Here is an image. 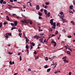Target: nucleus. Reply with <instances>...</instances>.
<instances>
[{
    "mask_svg": "<svg viewBox=\"0 0 75 75\" xmlns=\"http://www.w3.org/2000/svg\"><path fill=\"white\" fill-rule=\"evenodd\" d=\"M29 20H26L25 19H23V20H21L20 21L21 23V24L25 23L27 24L28 23H29Z\"/></svg>",
    "mask_w": 75,
    "mask_h": 75,
    "instance_id": "obj_1",
    "label": "nucleus"
},
{
    "mask_svg": "<svg viewBox=\"0 0 75 75\" xmlns=\"http://www.w3.org/2000/svg\"><path fill=\"white\" fill-rule=\"evenodd\" d=\"M25 39H26V42H25V45H27V43H28V42L29 41V39H28V38L25 36Z\"/></svg>",
    "mask_w": 75,
    "mask_h": 75,
    "instance_id": "obj_2",
    "label": "nucleus"
},
{
    "mask_svg": "<svg viewBox=\"0 0 75 75\" xmlns=\"http://www.w3.org/2000/svg\"><path fill=\"white\" fill-rule=\"evenodd\" d=\"M51 43L52 44H54V47H56V46L57 43L56 42H54V41L52 40V42H51Z\"/></svg>",
    "mask_w": 75,
    "mask_h": 75,
    "instance_id": "obj_3",
    "label": "nucleus"
},
{
    "mask_svg": "<svg viewBox=\"0 0 75 75\" xmlns=\"http://www.w3.org/2000/svg\"><path fill=\"white\" fill-rule=\"evenodd\" d=\"M40 38V37H39V36L37 35H36L34 36V38H35L38 39L39 38Z\"/></svg>",
    "mask_w": 75,
    "mask_h": 75,
    "instance_id": "obj_4",
    "label": "nucleus"
},
{
    "mask_svg": "<svg viewBox=\"0 0 75 75\" xmlns=\"http://www.w3.org/2000/svg\"><path fill=\"white\" fill-rule=\"evenodd\" d=\"M39 9H40L39 5H38L36 6V9L39 10Z\"/></svg>",
    "mask_w": 75,
    "mask_h": 75,
    "instance_id": "obj_5",
    "label": "nucleus"
},
{
    "mask_svg": "<svg viewBox=\"0 0 75 75\" xmlns=\"http://www.w3.org/2000/svg\"><path fill=\"white\" fill-rule=\"evenodd\" d=\"M63 61L65 63H68V61L66 59H64L63 60Z\"/></svg>",
    "mask_w": 75,
    "mask_h": 75,
    "instance_id": "obj_6",
    "label": "nucleus"
},
{
    "mask_svg": "<svg viewBox=\"0 0 75 75\" xmlns=\"http://www.w3.org/2000/svg\"><path fill=\"white\" fill-rule=\"evenodd\" d=\"M61 19L62 20V21H63V22L64 23L66 22V21H67L65 19H64L62 18Z\"/></svg>",
    "mask_w": 75,
    "mask_h": 75,
    "instance_id": "obj_7",
    "label": "nucleus"
},
{
    "mask_svg": "<svg viewBox=\"0 0 75 75\" xmlns=\"http://www.w3.org/2000/svg\"><path fill=\"white\" fill-rule=\"evenodd\" d=\"M30 45H32V46H34L35 45V44L33 42H32L31 43H30Z\"/></svg>",
    "mask_w": 75,
    "mask_h": 75,
    "instance_id": "obj_8",
    "label": "nucleus"
},
{
    "mask_svg": "<svg viewBox=\"0 0 75 75\" xmlns=\"http://www.w3.org/2000/svg\"><path fill=\"white\" fill-rule=\"evenodd\" d=\"M56 26H58L59 27H60V23H57L56 24Z\"/></svg>",
    "mask_w": 75,
    "mask_h": 75,
    "instance_id": "obj_9",
    "label": "nucleus"
},
{
    "mask_svg": "<svg viewBox=\"0 0 75 75\" xmlns=\"http://www.w3.org/2000/svg\"><path fill=\"white\" fill-rule=\"evenodd\" d=\"M71 23H72V25H75V22L73 21H70Z\"/></svg>",
    "mask_w": 75,
    "mask_h": 75,
    "instance_id": "obj_10",
    "label": "nucleus"
},
{
    "mask_svg": "<svg viewBox=\"0 0 75 75\" xmlns=\"http://www.w3.org/2000/svg\"><path fill=\"white\" fill-rule=\"evenodd\" d=\"M39 15L40 16H42V13H41L40 12H38Z\"/></svg>",
    "mask_w": 75,
    "mask_h": 75,
    "instance_id": "obj_11",
    "label": "nucleus"
},
{
    "mask_svg": "<svg viewBox=\"0 0 75 75\" xmlns=\"http://www.w3.org/2000/svg\"><path fill=\"white\" fill-rule=\"evenodd\" d=\"M50 13L49 12L48 13V14H47V15H46L47 16H48V17H50Z\"/></svg>",
    "mask_w": 75,
    "mask_h": 75,
    "instance_id": "obj_12",
    "label": "nucleus"
},
{
    "mask_svg": "<svg viewBox=\"0 0 75 75\" xmlns=\"http://www.w3.org/2000/svg\"><path fill=\"white\" fill-rule=\"evenodd\" d=\"M29 22L30 23V25L32 24L33 23V22L32 21H31L30 20H29Z\"/></svg>",
    "mask_w": 75,
    "mask_h": 75,
    "instance_id": "obj_13",
    "label": "nucleus"
},
{
    "mask_svg": "<svg viewBox=\"0 0 75 75\" xmlns=\"http://www.w3.org/2000/svg\"><path fill=\"white\" fill-rule=\"evenodd\" d=\"M44 13H45V14H46V15L47 14V11L46 10V9L44 10Z\"/></svg>",
    "mask_w": 75,
    "mask_h": 75,
    "instance_id": "obj_14",
    "label": "nucleus"
},
{
    "mask_svg": "<svg viewBox=\"0 0 75 75\" xmlns=\"http://www.w3.org/2000/svg\"><path fill=\"white\" fill-rule=\"evenodd\" d=\"M67 54H68L71 55V52H70L69 51H67Z\"/></svg>",
    "mask_w": 75,
    "mask_h": 75,
    "instance_id": "obj_15",
    "label": "nucleus"
},
{
    "mask_svg": "<svg viewBox=\"0 0 75 75\" xmlns=\"http://www.w3.org/2000/svg\"><path fill=\"white\" fill-rule=\"evenodd\" d=\"M14 24L15 25V26H16V25L17 24V22H16V21L14 22Z\"/></svg>",
    "mask_w": 75,
    "mask_h": 75,
    "instance_id": "obj_16",
    "label": "nucleus"
},
{
    "mask_svg": "<svg viewBox=\"0 0 75 75\" xmlns=\"http://www.w3.org/2000/svg\"><path fill=\"white\" fill-rule=\"evenodd\" d=\"M73 7V5H71L70 6L69 8L71 9L72 10Z\"/></svg>",
    "mask_w": 75,
    "mask_h": 75,
    "instance_id": "obj_17",
    "label": "nucleus"
},
{
    "mask_svg": "<svg viewBox=\"0 0 75 75\" xmlns=\"http://www.w3.org/2000/svg\"><path fill=\"white\" fill-rule=\"evenodd\" d=\"M6 20H8V21H9V17H8V16H6Z\"/></svg>",
    "mask_w": 75,
    "mask_h": 75,
    "instance_id": "obj_18",
    "label": "nucleus"
},
{
    "mask_svg": "<svg viewBox=\"0 0 75 75\" xmlns=\"http://www.w3.org/2000/svg\"><path fill=\"white\" fill-rule=\"evenodd\" d=\"M4 0H1L0 1V4H2V3L4 2Z\"/></svg>",
    "mask_w": 75,
    "mask_h": 75,
    "instance_id": "obj_19",
    "label": "nucleus"
},
{
    "mask_svg": "<svg viewBox=\"0 0 75 75\" xmlns=\"http://www.w3.org/2000/svg\"><path fill=\"white\" fill-rule=\"evenodd\" d=\"M67 37L68 38H72V36L71 35H68L67 36Z\"/></svg>",
    "mask_w": 75,
    "mask_h": 75,
    "instance_id": "obj_20",
    "label": "nucleus"
},
{
    "mask_svg": "<svg viewBox=\"0 0 75 75\" xmlns=\"http://www.w3.org/2000/svg\"><path fill=\"white\" fill-rule=\"evenodd\" d=\"M67 58V57H66V56L64 57H63V58H62V59H66Z\"/></svg>",
    "mask_w": 75,
    "mask_h": 75,
    "instance_id": "obj_21",
    "label": "nucleus"
},
{
    "mask_svg": "<svg viewBox=\"0 0 75 75\" xmlns=\"http://www.w3.org/2000/svg\"><path fill=\"white\" fill-rule=\"evenodd\" d=\"M50 70H51V68H49L48 69H47V72L48 73L49 72Z\"/></svg>",
    "mask_w": 75,
    "mask_h": 75,
    "instance_id": "obj_22",
    "label": "nucleus"
},
{
    "mask_svg": "<svg viewBox=\"0 0 75 75\" xmlns=\"http://www.w3.org/2000/svg\"><path fill=\"white\" fill-rule=\"evenodd\" d=\"M53 26H56V23L54 22L53 23Z\"/></svg>",
    "mask_w": 75,
    "mask_h": 75,
    "instance_id": "obj_23",
    "label": "nucleus"
},
{
    "mask_svg": "<svg viewBox=\"0 0 75 75\" xmlns=\"http://www.w3.org/2000/svg\"><path fill=\"white\" fill-rule=\"evenodd\" d=\"M69 13H70L73 14V12L72 11H69Z\"/></svg>",
    "mask_w": 75,
    "mask_h": 75,
    "instance_id": "obj_24",
    "label": "nucleus"
},
{
    "mask_svg": "<svg viewBox=\"0 0 75 75\" xmlns=\"http://www.w3.org/2000/svg\"><path fill=\"white\" fill-rule=\"evenodd\" d=\"M25 48H27V49H29V47L27 45H25Z\"/></svg>",
    "mask_w": 75,
    "mask_h": 75,
    "instance_id": "obj_25",
    "label": "nucleus"
},
{
    "mask_svg": "<svg viewBox=\"0 0 75 75\" xmlns=\"http://www.w3.org/2000/svg\"><path fill=\"white\" fill-rule=\"evenodd\" d=\"M50 24H51V25H53V21H50Z\"/></svg>",
    "mask_w": 75,
    "mask_h": 75,
    "instance_id": "obj_26",
    "label": "nucleus"
},
{
    "mask_svg": "<svg viewBox=\"0 0 75 75\" xmlns=\"http://www.w3.org/2000/svg\"><path fill=\"white\" fill-rule=\"evenodd\" d=\"M22 33H18V35L20 36V37H21V35H22Z\"/></svg>",
    "mask_w": 75,
    "mask_h": 75,
    "instance_id": "obj_27",
    "label": "nucleus"
},
{
    "mask_svg": "<svg viewBox=\"0 0 75 75\" xmlns=\"http://www.w3.org/2000/svg\"><path fill=\"white\" fill-rule=\"evenodd\" d=\"M11 25H12V26H14V25H15L14 24V23H11Z\"/></svg>",
    "mask_w": 75,
    "mask_h": 75,
    "instance_id": "obj_28",
    "label": "nucleus"
},
{
    "mask_svg": "<svg viewBox=\"0 0 75 75\" xmlns=\"http://www.w3.org/2000/svg\"><path fill=\"white\" fill-rule=\"evenodd\" d=\"M6 34H8V35L9 36H11L12 35V34L11 33H6Z\"/></svg>",
    "mask_w": 75,
    "mask_h": 75,
    "instance_id": "obj_29",
    "label": "nucleus"
},
{
    "mask_svg": "<svg viewBox=\"0 0 75 75\" xmlns=\"http://www.w3.org/2000/svg\"><path fill=\"white\" fill-rule=\"evenodd\" d=\"M55 35L52 34V36L51 37V38L52 37H55Z\"/></svg>",
    "mask_w": 75,
    "mask_h": 75,
    "instance_id": "obj_30",
    "label": "nucleus"
},
{
    "mask_svg": "<svg viewBox=\"0 0 75 75\" xmlns=\"http://www.w3.org/2000/svg\"><path fill=\"white\" fill-rule=\"evenodd\" d=\"M62 31L64 32V33H65L66 32V31L65 29H64L63 30H62Z\"/></svg>",
    "mask_w": 75,
    "mask_h": 75,
    "instance_id": "obj_31",
    "label": "nucleus"
},
{
    "mask_svg": "<svg viewBox=\"0 0 75 75\" xmlns=\"http://www.w3.org/2000/svg\"><path fill=\"white\" fill-rule=\"evenodd\" d=\"M39 19H42V18L41 16H39Z\"/></svg>",
    "mask_w": 75,
    "mask_h": 75,
    "instance_id": "obj_32",
    "label": "nucleus"
},
{
    "mask_svg": "<svg viewBox=\"0 0 75 75\" xmlns=\"http://www.w3.org/2000/svg\"><path fill=\"white\" fill-rule=\"evenodd\" d=\"M6 2L5 1H3L2 3V4H6Z\"/></svg>",
    "mask_w": 75,
    "mask_h": 75,
    "instance_id": "obj_33",
    "label": "nucleus"
},
{
    "mask_svg": "<svg viewBox=\"0 0 75 75\" xmlns=\"http://www.w3.org/2000/svg\"><path fill=\"white\" fill-rule=\"evenodd\" d=\"M58 31H56V32L55 33V34L57 35L58 34Z\"/></svg>",
    "mask_w": 75,
    "mask_h": 75,
    "instance_id": "obj_34",
    "label": "nucleus"
},
{
    "mask_svg": "<svg viewBox=\"0 0 75 75\" xmlns=\"http://www.w3.org/2000/svg\"><path fill=\"white\" fill-rule=\"evenodd\" d=\"M58 70H57L56 71H54V74H57V73H58Z\"/></svg>",
    "mask_w": 75,
    "mask_h": 75,
    "instance_id": "obj_35",
    "label": "nucleus"
},
{
    "mask_svg": "<svg viewBox=\"0 0 75 75\" xmlns=\"http://www.w3.org/2000/svg\"><path fill=\"white\" fill-rule=\"evenodd\" d=\"M56 26H53L52 27V28L53 29H55Z\"/></svg>",
    "mask_w": 75,
    "mask_h": 75,
    "instance_id": "obj_36",
    "label": "nucleus"
},
{
    "mask_svg": "<svg viewBox=\"0 0 75 75\" xmlns=\"http://www.w3.org/2000/svg\"><path fill=\"white\" fill-rule=\"evenodd\" d=\"M73 4H74V5H75V0L73 1Z\"/></svg>",
    "mask_w": 75,
    "mask_h": 75,
    "instance_id": "obj_37",
    "label": "nucleus"
},
{
    "mask_svg": "<svg viewBox=\"0 0 75 75\" xmlns=\"http://www.w3.org/2000/svg\"><path fill=\"white\" fill-rule=\"evenodd\" d=\"M12 53H13L12 52L11 53L10 52H8V54H10V55H11Z\"/></svg>",
    "mask_w": 75,
    "mask_h": 75,
    "instance_id": "obj_38",
    "label": "nucleus"
},
{
    "mask_svg": "<svg viewBox=\"0 0 75 75\" xmlns=\"http://www.w3.org/2000/svg\"><path fill=\"white\" fill-rule=\"evenodd\" d=\"M45 4H46V5H49V4L48 2H46V3H45Z\"/></svg>",
    "mask_w": 75,
    "mask_h": 75,
    "instance_id": "obj_39",
    "label": "nucleus"
},
{
    "mask_svg": "<svg viewBox=\"0 0 75 75\" xmlns=\"http://www.w3.org/2000/svg\"><path fill=\"white\" fill-rule=\"evenodd\" d=\"M2 26V23H0V27H1V28Z\"/></svg>",
    "mask_w": 75,
    "mask_h": 75,
    "instance_id": "obj_40",
    "label": "nucleus"
},
{
    "mask_svg": "<svg viewBox=\"0 0 75 75\" xmlns=\"http://www.w3.org/2000/svg\"><path fill=\"white\" fill-rule=\"evenodd\" d=\"M5 36L6 37V39L8 38V36L5 35Z\"/></svg>",
    "mask_w": 75,
    "mask_h": 75,
    "instance_id": "obj_41",
    "label": "nucleus"
},
{
    "mask_svg": "<svg viewBox=\"0 0 75 75\" xmlns=\"http://www.w3.org/2000/svg\"><path fill=\"white\" fill-rule=\"evenodd\" d=\"M29 49H27V53H29V50H28Z\"/></svg>",
    "mask_w": 75,
    "mask_h": 75,
    "instance_id": "obj_42",
    "label": "nucleus"
},
{
    "mask_svg": "<svg viewBox=\"0 0 75 75\" xmlns=\"http://www.w3.org/2000/svg\"><path fill=\"white\" fill-rule=\"evenodd\" d=\"M47 8H48V6L46 5L45 6L44 8H45V9H46Z\"/></svg>",
    "mask_w": 75,
    "mask_h": 75,
    "instance_id": "obj_43",
    "label": "nucleus"
},
{
    "mask_svg": "<svg viewBox=\"0 0 75 75\" xmlns=\"http://www.w3.org/2000/svg\"><path fill=\"white\" fill-rule=\"evenodd\" d=\"M60 14H63V12H60Z\"/></svg>",
    "mask_w": 75,
    "mask_h": 75,
    "instance_id": "obj_44",
    "label": "nucleus"
},
{
    "mask_svg": "<svg viewBox=\"0 0 75 75\" xmlns=\"http://www.w3.org/2000/svg\"><path fill=\"white\" fill-rule=\"evenodd\" d=\"M39 31H43V30L40 29H39Z\"/></svg>",
    "mask_w": 75,
    "mask_h": 75,
    "instance_id": "obj_45",
    "label": "nucleus"
},
{
    "mask_svg": "<svg viewBox=\"0 0 75 75\" xmlns=\"http://www.w3.org/2000/svg\"><path fill=\"white\" fill-rule=\"evenodd\" d=\"M48 67V66L47 65H46V66H45V68H47V67Z\"/></svg>",
    "mask_w": 75,
    "mask_h": 75,
    "instance_id": "obj_46",
    "label": "nucleus"
},
{
    "mask_svg": "<svg viewBox=\"0 0 75 75\" xmlns=\"http://www.w3.org/2000/svg\"><path fill=\"white\" fill-rule=\"evenodd\" d=\"M71 72L70 71L69 73V75H71Z\"/></svg>",
    "mask_w": 75,
    "mask_h": 75,
    "instance_id": "obj_47",
    "label": "nucleus"
},
{
    "mask_svg": "<svg viewBox=\"0 0 75 75\" xmlns=\"http://www.w3.org/2000/svg\"><path fill=\"white\" fill-rule=\"evenodd\" d=\"M7 23H7V22H5L4 23V25L6 24Z\"/></svg>",
    "mask_w": 75,
    "mask_h": 75,
    "instance_id": "obj_48",
    "label": "nucleus"
},
{
    "mask_svg": "<svg viewBox=\"0 0 75 75\" xmlns=\"http://www.w3.org/2000/svg\"><path fill=\"white\" fill-rule=\"evenodd\" d=\"M20 61L22 60V58H21V56H20Z\"/></svg>",
    "mask_w": 75,
    "mask_h": 75,
    "instance_id": "obj_49",
    "label": "nucleus"
},
{
    "mask_svg": "<svg viewBox=\"0 0 75 75\" xmlns=\"http://www.w3.org/2000/svg\"><path fill=\"white\" fill-rule=\"evenodd\" d=\"M10 65H12V61H10Z\"/></svg>",
    "mask_w": 75,
    "mask_h": 75,
    "instance_id": "obj_50",
    "label": "nucleus"
},
{
    "mask_svg": "<svg viewBox=\"0 0 75 75\" xmlns=\"http://www.w3.org/2000/svg\"><path fill=\"white\" fill-rule=\"evenodd\" d=\"M30 50H31L33 48V46L32 45H30Z\"/></svg>",
    "mask_w": 75,
    "mask_h": 75,
    "instance_id": "obj_51",
    "label": "nucleus"
},
{
    "mask_svg": "<svg viewBox=\"0 0 75 75\" xmlns=\"http://www.w3.org/2000/svg\"><path fill=\"white\" fill-rule=\"evenodd\" d=\"M10 2L12 3L13 2V0H10Z\"/></svg>",
    "mask_w": 75,
    "mask_h": 75,
    "instance_id": "obj_52",
    "label": "nucleus"
},
{
    "mask_svg": "<svg viewBox=\"0 0 75 75\" xmlns=\"http://www.w3.org/2000/svg\"><path fill=\"white\" fill-rule=\"evenodd\" d=\"M53 20H54V19H51V20H50V22H53Z\"/></svg>",
    "mask_w": 75,
    "mask_h": 75,
    "instance_id": "obj_53",
    "label": "nucleus"
},
{
    "mask_svg": "<svg viewBox=\"0 0 75 75\" xmlns=\"http://www.w3.org/2000/svg\"><path fill=\"white\" fill-rule=\"evenodd\" d=\"M23 8H25L26 7V6L25 5H23Z\"/></svg>",
    "mask_w": 75,
    "mask_h": 75,
    "instance_id": "obj_54",
    "label": "nucleus"
},
{
    "mask_svg": "<svg viewBox=\"0 0 75 75\" xmlns=\"http://www.w3.org/2000/svg\"><path fill=\"white\" fill-rule=\"evenodd\" d=\"M50 31L52 32V31H53V29H50Z\"/></svg>",
    "mask_w": 75,
    "mask_h": 75,
    "instance_id": "obj_55",
    "label": "nucleus"
},
{
    "mask_svg": "<svg viewBox=\"0 0 75 75\" xmlns=\"http://www.w3.org/2000/svg\"><path fill=\"white\" fill-rule=\"evenodd\" d=\"M33 54H37V53H36V51H35V52H34Z\"/></svg>",
    "mask_w": 75,
    "mask_h": 75,
    "instance_id": "obj_56",
    "label": "nucleus"
},
{
    "mask_svg": "<svg viewBox=\"0 0 75 75\" xmlns=\"http://www.w3.org/2000/svg\"><path fill=\"white\" fill-rule=\"evenodd\" d=\"M48 60V59L47 58V57H46V59H45V60H46V61H47Z\"/></svg>",
    "mask_w": 75,
    "mask_h": 75,
    "instance_id": "obj_57",
    "label": "nucleus"
},
{
    "mask_svg": "<svg viewBox=\"0 0 75 75\" xmlns=\"http://www.w3.org/2000/svg\"><path fill=\"white\" fill-rule=\"evenodd\" d=\"M12 28H13L15 29H18V28H16L15 27H12Z\"/></svg>",
    "mask_w": 75,
    "mask_h": 75,
    "instance_id": "obj_58",
    "label": "nucleus"
},
{
    "mask_svg": "<svg viewBox=\"0 0 75 75\" xmlns=\"http://www.w3.org/2000/svg\"><path fill=\"white\" fill-rule=\"evenodd\" d=\"M28 71H31V69L29 68V69H28Z\"/></svg>",
    "mask_w": 75,
    "mask_h": 75,
    "instance_id": "obj_59",
    "label": "nucleus"
},
{
    "mask_svg": "<svg viewBox=\"0 0 75 75\" xmlns=\"http://www.w3.org/2000/svg\"><path fill=\"white\" fill-rule=\"evenodd\" d=\"M15 29L13 28H12L11 29V30H13Z\"/></svg>",
    "mask_w": 75,
    "mask_h": 75,
    "instance_id": "obj_60",
    "label": "nucleus"
},
{
    "mask_svg": "<svg viewBox=\"0 0 75 75\" xmlns=\"http://www.w3.org/2000/svg\"><path fill=\"white\" fill-rule=\"evenodd\" d=\"M18 32H22V31H21V30H18Z\"/></svg>",
    "mask_w": 75,
    "mask_h": 75,
    "instance_id": "obj_61",
    "label": "nucleus"
},
{
    "mask_svg": "<svg viewBox=\"0 0 75 75\" xmlns=\"http://www.w3.org/2000/svg\"><path fill=\"white\" fill-rule=\"evenodd\" d=\"M16 15V14H13V16H15Z\"/></svg>",
    "mask_w": 75,
    "mask_h": 75,
    "instance_id": "obj_62",
    "label": "nucleus"
},
{
    "mask_svg": "<svg viewBox=\"0 0 75 75\" xmlns=\"http://www.w3.org/2000/svg\"><path fill=\"white\" fill-rule=\"evenodd\" d=\"M43 9H41V12H43Z\"/></svg>",
    "mask_w": 75,
    "mask_h": 75,
    "instance_id": "obj_63",
    "label": "nucleus"
},
{
    "mask_svg": "<svg viewBox=\"0 0 75 75\" xmlns=\"http://www.w3.org/2000/svg\"><path fill=\"white\" fill-rule=\"evenodd\" d=\"M37 24L38 25H41V24L40 23H38Z\"/></svg>",
    "mask_w": 75,
    "mask_h": 75,
    "instance_id": "obj_64",
    "label": "nucleus"
}]
</instances>
